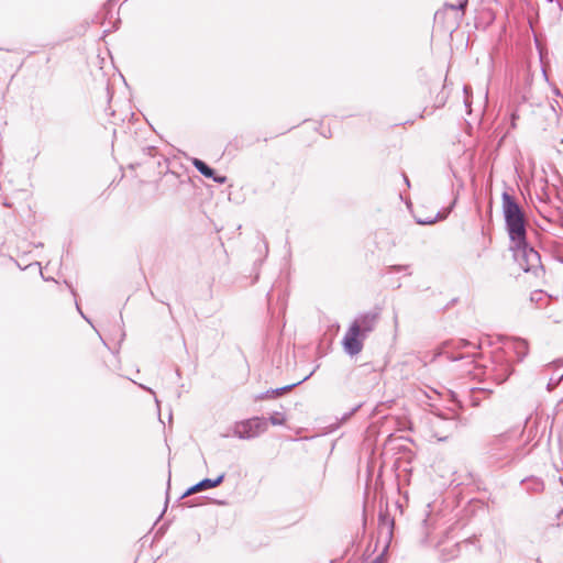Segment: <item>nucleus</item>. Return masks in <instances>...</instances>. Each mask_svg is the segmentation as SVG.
<instances>
[{
	"label": "nucleus",
	"mask_w": 563,
	"mask_h": 563,
	"mask_svg": "<svg viewBox=\"0 0 563 563\" xmlns=\"http://www.w3.org/2000/svg\"><path fill=\"white\" fill-rule=\"evenodd\" d=\"M191 163L194 167L206 178H210L217 184H224L227 181V176L217 174L213 168L200 158L195 157L191 159Z\"/></svg>",
	"instance_id": "6e6552de"
},
{
	"label": "nucleus",
	"mask_w": 563,
	"mask_h": 563,
	"mask_svg": "<svg viewBox=\"0 0 563 563\" xmlns=\"http://www.w3.org/2000/svg\"><path fill=\"white\" fill-rule=\"evenodd\" d=\"M143 389L150 391L151 394H154L153 389L148 388V387H145L143 385H140Z\"/></svg>",
	"instance_id": "5701e85b"
},
{
	"label": "nucleus",
	"mask_w": 563,
	"mask_h": 563,
	"mask_svg": "<svg viewBox=\"0 0 563 563\" xmlns=\"http://www.w3.org/2000/svg\"><path fill=\"white\" fill-rule=\"evenodd\" d=\"M408 269V266L407 265H394V266H390L388 268V274H391V273H399V272H402V271H407Z\"/></svg>",
	"instance_id": "a211bd4d"
},
{
	"label": "nucleus",
	"mask_w": 563,
	"mask_h": 563,
	"mask_svg": "<svg viewBox=\"0 0 563 563\" xmlns=\"http://www.w3.org/2000/svg\"><path fill=\"white\" fill-rule=\"evenodd\" d=\"M379 317V311L372 310L361 313L355 318L342 341L344 350L349 355L353 356L362 351L364 339L375 330Z\"/></svg>",
	"instance_id": "f03ea898"
},
{
	"label": "nucleus",
	"mask_w": 563,
	"mask_h": 563,
	"mask_svg": "<svg viewBox=\"0 0 563 563\" xmlns=\"http://www.w3.org/2000/svg\"><path fill=\"white\" fill-rule=\"evenodd\" d=\"M514 371L511 356L508 352H496L493 356V366L489 376L497 384H501L508 379Z\"/></svg>",
	"instance_id": "423d86ee"
},
{
	"label": "nucleus",
	"mask_w": 563,
	"mask_h": 563,
	"mask_svg": "<svg viewBox=\"0 0 563 563\" xmlns=\"http://www.w3.org/2000/svg\"><path fill=\"white\" fill-rule=\"evenodd\" d=\"M501 209L505 229L509 236V251L515 262L526 273L539 276L543 271L541 256L527 240V219L522 207L512 195L504 191L501 195Z\"/></svg>",
	"instance_id": "f257e3e1"
},
{
	"label": "nucleus",
	"mask_w": 563,
	"mask_h": 563,
	"mask_svg": "<svg viewBox=\"0 0 563 563\" xmlns=\"http://www.w3.org/2000/svg\"><path fill=\"white\" fill-rule=\"evenodd\" d=\"M78 312H80V316H82L86 320H88V319L84 316V312H81V309H78Z\"/></svg>",
	"instance_id": "393cba45"
},
{
	"label": "nucleus",
	"mask_w": 563,
	"mask_h": 563,
	"mask_svg": "<svg viewBox=\"0 0 563 563\" xmlns=\"http://www.w3.org/2000/svg\"><path fill=\"white\" fill-rule=\"evenodd\" d=\"M470 540H464L463 542L454 543L450 547H445L441 549L440 551V561L441 562H449L451 560L456 559L460 555L461 547L464 544H468Z\"/></svg>",
	"instance_id": "9b49d317"
},
{
	"label": "nucleus",
	"mask_w": 563,
	"mask_h": 563,
	"mask_svg": "<svg viewBox=\"0 0 563 563\" xmlns=\"http://www.w3.org/2000/svg\"><path fill=\"white\" fill-rule=\"evenodd\" d=\"M360 408H361V405H357L351 411L345 412L342 416L341 421H343V422L347 421Z\"/></svg>",
	"instance_id": "6ab92c4d"
},
{
	"label": "nucleus",
	"mask_w": 563,
	"mask_h": 563,
	"mask_svg": "<svg viewBox=\"0 0 563 563\" xmlns=\"http://www.w3.org/2000/svg\"><path fill=\"white\" fill-rule=\"evenodd\" d=\"M224 477H225V473L220 474L217 478H213V479H211V478H203L200 482H198L197 484H195L191 487H189L183 494L181 498L190 496V495L196 494L198 492H203V490H207V489H210V488L218 487L219 485H221L223 483Z\"/></svg>",
	"instance_id": "0eeeda50"
},
{
	"label": "nucleus",
	"mask_w": 563,
	"mask_h": 563,
	"mask_svg": "<svg viewBox=\"0 0 563 563\" xmlns=\"http://www.w3.org/2000/svg\"><path fill=\"white\" fill-rule=\"evenodd\" d=\"M78 312H80V316H82L86 320H88V319L84 316V312H81V309H78Z\"/></svg>",
	"instance_id": "a878e982"
},
{
	"label": "nucleus",
	"mask_w": 563,
	"mask_h": 563,
	"mask_svg": "<svg viewBox=\"0 0 563 563\" xmlns=\"http://www.w3.org/2000/svg\"><path fill=\"white\" fill-rule=\"evenodd\" d=\"M558 519L561 525H563V509L558 514Z\"/></svg>",
	"instance_id": "412c9836"
},
{
	"label": "nucleus",
	"mask_w": 563,
	"mask_h": 563,
	"mask_svg": "<svg viewBox=\"0 0 563 563\" xmlns=\"http://www.w3.org/2000/svg\"><path fill=\"white\" fill-rule=\"evenodd\" d=\"M517 115L515 113L511 114V125L515 128L516 124H515V120H517Z\"/></svg>",
	"instance_id": "4be33fe9"
},
{
	"label": "nucleus",
	"mask_w": 563,
	"mask_h": 563,
	"mask_svg": "<svg viewBox=\"0 0 563 563\" xmlns=\"http://www.w3.org/2000/svg\"><path fill=\"white\" fill-rule=\"evenodd\" d=\"M423 423L428 429L429 435L438 441L446 440L457 427V423L453 418H448L437 413L427 415Z\"/></svg>",
	"instance_id": "20e7f679"
},
{
	"label": "nucleus",
	"mask_w": 563,
	"mask_h": 563,
	"mask_svg": "<svg viewBox=\"0 0 563 563\" xmlns=\"http://www.w3.org/2000/svg\"><path fill=\"white\" fill-rule=\"evenodd\" d=\"M527 453L523 446L518 444L511 434L496 437L488 449V459L499 467L520 461Z\"/></svg>",
	"instance_id": "7ed1b4c3"
},
{
	"label": "nucleus",
	"mask_w": 563,
	"mask_h": 563,
	"mask_svg": "<svg viewBox=\"0 0 563 563\" xmlns=\"http://www.w3.org/2000/svg\"><path fill=\"white\" fill-rule=\"evenodd\" d=\"M451 10H457V11H465V8L467 5V0H461L457 4H445Z\"/></svg>",
	"instance_id": "f3484780"
},
{
	"label": "nucleus",
	"mask_w": 563,
	"mask_h": 563,
	"mask_svg": "<svg viewBox=\"0 0 563 563\" xmlns=\"http://www.w3.org/2000/svg\"><path fill=\"white\" fill-rule=\"evenodd\" d=\"M445 217H446V214H442L441 212H438L434 217H427V218L416 217V222L418 224H433L438 220H443Z\"/></svg>",
	"instance_id": "2eb2a0df"
},
{
	"label": "nucleus",
	"mask_w": 563,
	"mask_h": 563,
	"mask_svg": "<svg viewBox=\"0 0 563 563\" xmlns=\"http://www.w3.org/2000/svg\"><path fill=\"white\" fill-rule=\"evenodd\" d=\"M489 391L490 390H488L486 388H478V387L471 388L470 389V397H471L472 405L473 406H478L479 401H481V398L478 397V395L486 394V393H489Z\"/></svg>",
	"instance_id": "4468645a"
},
{
	"label": "nucleus",
	"mask_w": 563,
	"mask_h": 563,
	"mask_svg": "<svg viewBox=\"0 0 563 563\" xmlns=\"http://www.w3.org/2000/svg\"><path fill=\"white\" fill-rule=\"evenodd\" d=\"M271 422L273 426H283L286 422V417L282 412H274L267 419V423Z\"/></svg>",
	"instance_id": "dca6fc26"
},
{
	"label": "nucleus",
	"mask_w": 563,
	"mask_h": 563,
	"mask_svg": "<svg viewBox=\"0 0 563 563\" xmlns=\"http://www.w3.org/2000/svg\"><path fill=\"white\" fill-rule=\"evenodd\" d=\"M474 357H475V354H452V353H446V358L449 361H452V362H455V361H467V364H473L474 363Z\"/></svg>",
	"instance_id": "ddd939ff"
},
{
	"label": "nucleus",
	"mask_w": 563,
	"mask_h": 563,
	"mask_svg": "<svg viewBox=\"0 0 563 563\" xmlns=\"http://www.w3.org/2000/svg\"><path fill=\"white\" fill-rule=\"evenodd\" d=\"M404 179H405V183L409 186L410 185L409 184V179H408V177L406 175H404Z\"/></svg>",
	"instance_id": "b1692460"
},
{
	"label": "nucleus",
	"mask_w": 563,
	"mask_h": 563,
	"mask_svg": "<svg viewBox=\"0 0 563 563\" xmlns=\"http://www.w3.org/2000/svg\"><path fill=\"white\" fill-rule=\"evenodd\" d=\"M311 375H312V373H310L303 379H301V380H299L297 383H294V384H290V385H287V386H284V387L275 388V389H268V390H266L264 393L257 394L254 397V400L255 401H261V400H265V399H273V398L279 397V396L284 395L285 393L291 390L296 386L300 385L302 382L307 380Z\"/></svg>",
	"instance_id": "9d476101"
},
{
	"label": "nucleus",
	"mask_w": 563,
	"mask_h": 563,
	"mask_svg": "<svg viewBox=\"0 0 563 563\" xmlns=\"http://www.w3.org/2000/svg\"><path fill=\"white\" fill-rule=\"evenodd\" d=\"M504 352H508L511 358L516 356L517 362H521L528 354V342L523 339L515 338L509 342L507 350Z\"/></svg>",
	"instance_id": "1a4fd4ad"
},
{
	"label": "nucleus",
	"mask_w": 563,
	"mask_h": 563,
	"mask_svg": "<svg viewBox=\"0 0 563 563\" xmlns=\"http://www.w3.org/2000/svg\"><path fill=\"white\" fill-rule=\"evenodd\" d=\"M432 523L430 518H426L422 520L421 526L419 528V543L423 547L429 545L431 543L430 534L432 531Z\"/></svg>",
	"instance_id": "f8f14e48"
},
{
	"label": "nucleus",
	"mask_w": 563,
	"mask_h": 563,
	"mask_svg": "<svg viewBox=\"0 0 563 563\" xmlns=\"http://www.w3.org/2000/svg\"><path fill=\"white\" fill-rule=\"evenodd\" d=\"M468 345H471V343L466 340H461L459 343V347H466Z\"/></svg>",
	"instance_id": "aec40b11"
},
{
	"label": "nucleus",
	"mask_w": 563,
	"mask_h": 563,
	"mask_svg": "<svg viewBox=\"0 0 563 563\" xmlns=\"http://www.w3.org/2000/svg\"><path fill=\"white\" fill-rule=\"evenodd\" d=\"M267 430V419L264 417H253L235 423L233 433L239 439H253Z\"/></svg>",
	"instance_id": "39448f33"
}]
</instances>
